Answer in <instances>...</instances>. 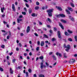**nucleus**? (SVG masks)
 <instances>
[{"label":"nucleus","instance_id":"13","mask_svg":"<svg viewBox=\"0 0 77 77\" xmlns=\"http://www.w3.org/2000/svg\"><path fill=\"white\" fill-rule=\"evenodd\" d=\"M23 20L21 19H17V23H20V21H21Z\"/></svg>","mask_w":77,"mask_h":77},{"label":"nucleus","instance_id":"11","mask_svg":"<svg viewBox=\"0 0 77 77\" xmlns=\"http://www.w3.org/2000/svg\"><path fill=\"white\" fill-rule=\"evenodd\" d=\"M66 12H67V14H71V13L70 12V11H69V10L66 9Z\"/></svg>","mask_w":77,"mask_h":77},{"label":"nucleus","instance_id":"3","mask_svg":"<svg viewBox=\"0 0 77 77\" xmlns=\"http://www.w3.org/2000/svg\"><path fill=\"white\" fill-rule=\"evenodd\" d=\"M75 62V60H74V59H70L69 61V63H74Z\"/></svg>","mask_w":77,"mask_h":77},{"label":"nucleus","instance_id":"26","mask_svg":"<svg viewBox=\"0 0 77 77\" xmlns=\"http://www.w3.org/2000/svg\"><path fill=\"white\" fill-rule=\"evenodd\" d=\"M68 32L69 33H72V31L69 30H68Z\"/></svg>","mask_w":77,"mask_h":77},{"label":"nucleus","instance_id":"47","mask_svg":"<svg viewBox=\"0 0 77 77\" xmlns=\"http://www.w3.org/2000/svg\"><path fill=\"white\" fill-rule=\"evenodd\" d=\"M22 14H23V15H26V12H22Z\"/></svg>","mask_w":77,"mask_h":77},{"label":"nucleus","instance_id":"42","mask_svg":"<svg viewBox=\"0 0 77 77\" xmlns=\"http://www.w3.org/2000/svg\"><path fill=\"white\" fill-rule=\"evenodd\" d=\"M54 30L55 32H56V31L57 30V28L56 27H54Z\"/></svg>","mask_w":77,"mask_h":77},{"label":"nucleus","instance_id":"63","mask_svg":"<svg viewBox=\"0 0 77 77\" xmlns=\"http://www.w3.org/2000/svg\"><path fill=\"white\" fill-rule=\"evenodd\" d=\"M47 27H48L49 28H50V26L49 25H47Z\"/></svg>","mask_w":77,"mask_h":77},{"label":"nucleus","instance_id":"4","mask_svg":"<svg viewBox=\"0 0 77 77\" xmlns=\"http://www.w3.org/2000/svg\"><path fill=\"white\" fill-rule=\"evenodd\" d=\"M59 25L60 26V27H61V29H63V30L64 29L62 23H60V22H59Z\"/></svg>","mask_w":77,"mask_h":77},{"label":"nucleus","instance_id":"17","mask_svg":"<svg viewBox=\"0 0 77 77\" xmlns=\"http://www.w3.org/2000/svg\"><path fill=\"white\" fill-rule=\"evenodd\" d=\"M28 11H29V14H31L32 13V11L31 8H29L28 10Z\"/></svg>","mask_w":77,"mask_h":77},{"label":"nucleus","instance_id":"44","mask_svg":"<svg viewBox=\"0 0 77 77\" xmlns=\"http://www.w3.org/2000/svg\"><path fill=\"white\" fill-rule=\"evenodd\" d=\"M23 16L20 15L19 17V18H23Z\"/></svg>","mask_w":77,"mask_h":77},{"label":"nucleus","instance_id":"60","mask_svg":"<svg viewBox=\"0 0 77 77\" xmlns=\"http://www.w3.org/2000/svg\"><path fill=\"white\" fill-rule=\"evenodd\" d=\"M18 69H21V66H18Z\"/></svg>","mask_w":77,"mask_h":77},{"label":"nucleus","instance_id":"31","mask_svg":"<svg viewBox=\"0 0 77 77\" xmlns=\"http://www.w3.org/2000/svg\"><path fill=\"white\" fill-rule=\"evenodd\" d=\"M44 36L45 37V38H48V36H47V35H45V34H44Z\"/></svg>","mask_w":77,"mask_h":77},{"label":"nucleus","instance_id":"55","mask_svg":"<svg viewBox=\"0 0 77 77\" xmlns=\"http://www.w3.org/2000/svg\"><path fill=\"white\" fill-rule=\"evenodd\" d=\"M33 77H37L36 74H34Z\"/></svg>","mask_w":77,"mask_h":77},{"label":"nucleus","instance_id":"25","mask_svg":"<svg viewBox=\"0 0 77 77\" xmlns=\"http://www.w3.org/2000/svg\"><path fill=\"white\" fill-rule=\"evenodd\" d=\"M39 7L38 6H36L35 7V10H38V9H39Z\"/></svg>","mask_w":77,"mask_h":77},{"label":"nucleus","instance_id":"35","mask_svg":"<svg viewBox=\"0 0 77 77\" xmlns=\"http://www.w3.org/2000/svg\"><path fill=\"white\" fill-rule=\"evenodd\" d=\"M26 76L27 77L28 76V74H29V72H26Z\"/></svg>","mask_w":77,"mask_h":77},{"label":"nucleus","instance_id":"51","mask_svg":"<svg viewBox=\"0 0 77 77\" xmlns=\"http://www.w3.org/2000/svg\"><path fill=\"white\" fill-rule=\"evenodd\" d=\"M58 35H60V32L59 31H58L57 32Z\"/></svg>","mask_w":77,"mask_h":77},{"label":"nucleus","instance_id":"39","mask_svg":"<svg viewBox=\"0 0 77 77\" xmlns=\"http://www.w3.org/2000/svg\"><path fill=\"white\" fill-rule=\"evenodd\" d=\"M55 40V38H52V39H51L52 41H53V42Z\"/></svg>","mask_w":77,"mask_h":77},{"label":"nucleus","instance_id":"40","mask_svg":"<svg viewBox=\"0 0 77 77\" xmlns=\"http://www.w3.org/2000/svg\"><path fill=\"white\" fill-rule=\"evenodd\" d=\"M39 49V47H37L36 48V50L37 51H38Z\"/></svg>","mask_w":77,"mask_h":77},{"label":"nucleus","instance_id":"53","mask_svg":"<svg viewBox=\"0 0 77 77\" xmlns=\"http://www.w3.org/2000/svg\"><path fill=\"white\" fill-rule=\"evenodd\" d=\"M23 1H24V2H26V3H28V2H29L27 1V0H23Z\"/></svg>","mask_w":77,"mask_h":77},{"label":"nucleus","instance_id":"36","mask_svg":"<svg viewBox=\"0 0 77 77\" xmlns=\"http://www.w3.org/2000/svg\"><path fill=\"white\" fill-rule=\"evenodd\" d=\"M38 23L40 25H42V23L40 22L39 21H38Z\"/></svg>","mask_w":77,"mask_h":77},{"label":"nucleus","instance_id":"46","mask_svg":"<svg viewBox=\"0 0 77 77\" xmlns=\"http://www.w3.org/2000/svg\"><path fill=\"white\" fill-rule=\"evenodd\" d=\"M65 34L66 36H68V33H67V32H65Z\"/></svg>","mask_w":77,"mask_h":77},{"label":"nucleus","instance_id":"64","mask_svg":"<svg viewBox=\"0 0 77 77\" xmlns=\"http://www.w3.org/2000/svg\"><path fill=\"white\" fill-rule=\"evenodd\" d=\"M67 62V61H66V60H65V61H64L63 62V63H66Z\"/></svg>","mask_w":77,"mask_h":77},{"label":"nucleus","instance_id":"6","mask_svg":"<svg viewBox=\"0 0 77 77\" xmlns=\"http://www.w3.org/2000/svg\"><path fill=\"white\" fill-rule=\"evenodd\" d=\"M2 32H4V34H3V36H5V35H7V33H8V32H6V31L5 30H2Z\"/></svg>","mask_w":77,"mask_h":77},{"label":"nucleus","instance_id":"5","mask_svg":"<svg viewBox=\"0 0 77 77\" xmlns=\"http://www.w3.org/2000/svg\"><path fill=\"white\" fill-rule=\"evenodd\" d=\"M12 8L14 11H15V5L14 4H12Z\"/></svg>","mask_w":77,"mask_h":77},{"label":"nucleus","instance_id":"10","mask_svg":"<svg viewBox=\"0 0 77 77\" xmlns=\"http://www.w3.org/2000/svg\"><path fill=\"white\" fill-rule=\"evenodd\" d=\"M60 21L63 23H66V21L64 20H60Z\"/></svg>","mask_w":77,"mask_h":77},{"label":"nucleus","instance_id":"27","mask_svg":"<svg viewBox=\"0 0 77 77\" xmlns=\"http://www.w3.org/2000/svg\"><path fill=\"white\" fill-rule=\"evenodd\" d=\"M68 41H70V42H71V41H72V39H71L70 38H69L68 39Z\"/></svg>","mask_w":77,"mask_h":77},{"label":"nucleus","instance_id":"62","mask_svg":"<svg viewBox=\"0 0 77 77\" xmlns=\"http://www.w3.org/2000/svg\"><path fill=\"white\" fill-rule=\"evenodd\" d=\"M37 44L38 45H39V44H40V42L39 41H38L37 42Z\"/></svg>","mask_w":77,"mask_h":77},{"label":"nucleus","instance_id":"9","mask_svg":"<svg viewBox=\"0 0 77 77\" xmlns=\"http://www.w3.org/2000/svg\"><path fill=\"white\" fill-rule=\"evenodd\" d=\"M68 9L69 11H71V12H72V11H73V9H72V8L70 7H68Z\"/></svg>","mask_w":77,"mask_h":77},{"label":"nucleus","instance_id":"56","mask_svg":"<svg viewBox=\"0 0 77 77\" xmlns=\"http://www.w3.org/2000/svg\"><path fill=\"white\" fill-rule=\"evenodd\" d=\"M69 19H70V20H71L72 18V17L71 16H69Z\"/></svg>","mask_w":77,"mask_h":77},{"label":"nucleus","instance_id":"58","mask_svg":"<svg viewBox=\"0 0 77 77\" xmlns=\"http://www.w3.org/2000/svg\"><path fill=\"white\" fill-rule=\"evenodd\" d=\"M7 39H9V35H8L7 37Z\"/></svg>","mask_w":77,"mask_h":77},{"label":"nucleus","instance_id":"23","mask_svg":"<svg viewBox=\"0 0 77 77\" xmlns=\"http://www.w3.org/2000/svg\"><path fill=\"white\" fill-rule=\"evenodd\" d=\"M72 7L73 8H74V4L72 2L70 3Z\"/></svg>","mask_w":77,"mask_h":77},{"label":"nucleus","instance_id":"61","mask_svg":"<svg viewBox=\"0 0 77 77\" xmlns=\"http://www.w3.org/2000/svg\"><path fill=\"white\" fill-rule=\"evenodd\" d=\"M43 30H45V31H47V29H46V28H44Z\"/></svg>","mask_w":77,"mask_h":77},{"label":"nucleus","instance_id":"18","mask_svg":"<svg viewBox=\"0 0 77 77\" xmlns=\"http://www.w3.org/2000/svg\"><path fill=\"white\" fill-rule=\"evenodd\" d=\"M63 56L64 58H67V56H66V54L65 53H64Z\"/></svg>","mask_w":77,"mask_h":77},{"label":"nucleus","instance_id":"14","mask_svg":"<svg viewBox=\"0 0 77 77\" xmlns=\"http://www.w3.org/2000/svg\"><path fill=\"white\" fill-rule=\"evenodd\" d=\"M31 16L32 17H36L37 16V14H35V13H32V14H31Z\"/></svg>","mask_w":77,"mask_h":77},{"label":"nucleus","instance_id":"19","mask_svg":"<svg viewBox=\"0 0 77 77\" xmlns=\"http://www.w3.org/2000/svg\"><path fill=\"white\" fill-rule=\"evenodd\" d=\"M66 48H67V49H68V50H69V48H70V45H67V46H66Z\"/></svg>","mask_w":77,"mask_h":77},{"label":"nucleus","instance_id":"7","mask_svg":"<svg viewBox=\"0 0 77 77\" xmlns=\"http://www.w3.org/2000/svg\"><path fill=\"white\" fill-rule=\"evenodd\" d=\"M56 54L57 56H58V55L60 57H62V55L61 54L59 53L58 52L56 53Z\"/></svg>","mask_w":77,"mask_h":77},{"label":"nucleus","instance_id":"16","mask_svg":"<svg viewBox=\"0 0 77 77\" xmlns=\"http://www.w3.org/2000/svg\"><path fill=\"white\" fill-rule=\"evenodd\" d=\"M10 73L11 74H13V72H14V71H13V70L11 68L10 69Z\"/></svg>","mask_w":77,"mask_h":77},{"label":"nucleus","instance_id":"52","mask_svg":"<svg viewBox=\"0 0 77 77\" xmlns=\"http://www.w3.org/2000/svg\"><path fill=\"white\" fill-rule=\"evenodd\" d=\"M23 35H24V34H23V33H21L20 36H23Z\"/></svg>","mask_w":77,"mask_h":77},{"label":"nucleus","instance_id":"28","mask_svg":"<svg viewBox=\"0 0 77 77\" xmlns=\"http://www.w3.org/2000/svg\"><path fill=\"white\" fill-rule=\"evenodd\" d=\"M48 20L49 21V23H51V20H50V18H48Z\"/></svg>","mask_w":77,"mask_h":77},{"label":"nucleus","instance_id":"1","mask_svg":"<svg viewBox=\"0 0 77 77\" xmlns=\"http://www.w3.org/2000/svg\"><path fill=\"white\" fill-rule=\"evenodd\" d=\"M53 11V9H50L46 11L48 13V14L49 17L52 16V12Z\"/></svg>","mask_w":77,"mask_h":77},{"label":"nucleus","instance_id":"48","mask_svg":"<svg viewBox=\"0 0 77 77\" xmlns=\"http://www.w3.org/2000/svg\"><path fill=\"white\" fill-rule=\"evenodd\" d=\"M26 7H28V8H29V5H28V4H26Z\"/></svg>","mask_w":77,"mask_h":77},{"label":"nucleus","instance_id":"20","mask_svg":"<svg viewBox=\"0 0 77 77\" xmlns=\"http://www.w3.org/2000/svg\"><path fill=\"white\" fill-rule=\"evenodd\" d=\"M1 12H2V13H3L4 12L3 11L5 10V8L4 7H3L2 8H1Z\"/></svg>","mask_w":77,"mask_h":77},{"label":"nucleus","instance_id":"33","mask_svg":"<svg viewBox=\"0 0 77 77\" xmlns=\"http://www.w3.org/2000/svg\"><path fill=\"white\" fill-rule=\"evenodd\" d=\"M58 36L59 38H60V39H61V36L60 35V34L58 35Z\"/></svg>","mask_w":77,"mask_h":77},{"label":"nucleus","instance_id":"57","mask_svg":"<svg viewBox=\"0 0 77 77\" xmlns=\"http://www.w3.org/2000/svg\"><path fill=\"white\" fill-rule=\"evenodd\" d=\"M52 54H53L52 52H50L49 53V55H51Z\"/></svg>","mask_w":77,"mask_h":77},{"label":"nucleus","instance_id":"21","mask_svg":"<svg viewBox=\"0 0 77 77\" xmlns=\"http://www.w3.org/2000/svg\"><path fill=\"white\" fill-rule=\"evenodd\" d=\"M52 57H53V59L54 60H56V57H55V56H54V55H53L52 56Z\"/></svg>","mask_w":77,"mask_h":77},{"label":"nucleus","instance_id":"29","mask_svg":"<svg viewBox=\"0 0 77 77\" xmlns=\"http://www.w3.org/2000/svg\"><path fill=\"white\" fill-rule=\"evenodd\" d=\"M1 47L2 48H5V45H1Z\"/></svg>","mask_w":77,"mask_h":77},{"label":"nucleus","instance_id":"38","mask_svg":"<svg viewBox=\"0 0 77 77\" xmlns=\"http://www.w3.org/2000/svg\"><path fill=\"white\" fill-rule=\"evenodd\" d=\"M75 39L76 41H77V36H76L75 37Z\"/></svg>","mask_w":77,"mask_h":77},{"label":"nucleus","instance_id":"54","mask_svg":"<svg viewBox=\"0 0 77 77\" xmlns=\"http://www.w3.org/2000/svg\"><path fill=\"white\" fill-rule=\"evenodd\" d=\"M13 54V53L11 52V53H9V55H10V56H12V55Z\"/></svg>","mask_w":77,"mask_h":77},{"label":"nucleus","instance_id":"15","mask_svg":"<svg viewBox=\"0 0 77 77\" xmlns=\"http://www.w3.org/2000/svg\"><path fill=\"white\" fill-rule=\"evenodd\" d=\"M44 42H42L41 44V46L42 47V46H44Z\"/></svg>","mask_w":77,"mask_h":77},{"label":"nucleus","instance_id":"8","mask_svg":"<svg viewBox=\"0 0 77 77\" xmlns=\"http://www.w3.org/2000/svg\"><path fill=\"white\" fill-rule=\"evenodd\" d=\"M30 31V27L28 26L27 27V33H29Z\"/></svg>","mask_w":77,"mask_h":77},{"label":"nucleus","instance_id":"30","mask_svg":"<svg viewBox=\"0 0 77 77\" xmlns=\"http://www.w3.org/2000/svg\"><path fill=\"white\" fill-rule=\"evenodd\" d=\"M28 72H29V73H31L32 72V70L30 69H28Z\"/></svg>","mask_w":77,"mask_h":77},{"label":"nucleus","instance_id":"2","mask_svg":"<svg viewBox=\"0 0 77 77\" xmlns=\"http://www.w3.org/2000/svg\"><path fill=\"white\" fill-rule=\"evenodd\" d=\"M41 65H40V68L41 69H43V68H45L46 67V66L45 65H43V63H40Z\"/></svg>","mask_w":77,"mask_h":77},{"label":"nucleus","instance_id":"37","mask_svg":"<svg viewBox=\"0 0 77 77\" xmlns=\"http://www.w3.org/2000/svg\"><path fill=\"white\" fill-rule=\"evenodd\" d=\"M70 20L72 21H74V18H73V17H72L71 19Z\"/></svg>","mask_w":77,"mask_h":77},{"label":"nucleus","instance_id":"24","mask_svg":"<svg viewBox=\"0 0 77 77\" xmlns=\"http://www.w3.org/2000/svg\"><path fill=\"white\" fill-rule=\"evenodd\" d=\"M60 17H65V16L63 14H60Z\"/></svg>","mask_w":77,"mask_h":77},{"label":"nucleus","instance_id":"49","mask_svg":"<svg viewBox=\"0 0 77 77\" xmlns=\"http://www.w3.org/2000/svg\"><path fill=\"white\" fill-rule=\"evenodd\" d=\"M16 50L17 51H19L20 50L19 48H16Z\"/></svg>","mask_w":77,"mask_h":77},{"label":"nucleus","instance_id":"43","mask_svg":"<svg viewBox=\"0 0 77 77\" xmlns=\"http://www.w3.org/2000/svg\"><path fill=\"white\" fill-rule=\"evenodd\" d=\"M60 14L57 15V18H60Z\"/></svg>","mask_w":77,"mask_h":77},{"label":"nucleus","instance_id":"22","mask_svg":"<svg viewBox=\"0 0 77 77\" xmlns=\"http://www.w3.org/2000/svg\"><path fill=\"white\" fill-rule=\"evenodd\" d=\"M39 59H40L41 60H42V59H44V57L42 56L39 57Z\"/></svg>","mask_w":77,"mask_h":77},{"label":"nucleus","instance_id":"12","mask_svg":"<svg viewBox=\"0 0 77 77\" xmlns=\"http://www.w3.org/2000/svg\"><path fill=\"white\" fill-rule=\"evenodd\" d=\"M56 8L59 11H62V8H61L60 7H56Z\"/></svg>","mask_w":77,"mask_h":77},{"label":"nucleus","instance_id":"45","mask_svg":"<svg viewBox=\"0 0 77 77\" xmlns=\"http://www.w3.org/2000/svg\"><path fill=\"white\" fill-rule=\"evenodd\" d=\"M36 5H39V3L38 2H36Z\"/></svg>","mask_w":77,"mask_h":77},{"label":"nucleus","instance_id":"32","mask_svg":"<svg viewBox=\"0 0 77 77\" xmlns=\"http://www.w3.org/2000/svg\"><path fill=\"white\" fill-rule=\"evenodd\" d=\"M39 77H45L44 76V75H39Z\"/></svg>","mask_w":77,"mask_h":77},{"label":"nucleus","instance_id":"34","mask_svg":"<svg viewBox=\"0 0 77 77\" xmlns=\"http://www.w3.org/2000/svg\"><path fill=\"white\" fill-rule=\"evenodd\" d=\"M0 71L2 72L3 71V69L1 67H0Z\"/></svg>","mask_w":77,"mask_h":77},{"label":"nucleus","instance_id":"50","mask_svg":"<svg viewBox=\"0 0 77 77\" xmlns=\"http://www.w3.org/2000/svg\"><path fill=\"white\" fill-rule=\"evenodd\" d=\"M35 35V36H38V34L36 33H34Z\"/></svg>","mask_w":77,"mask_h":77},{"label":"nucleus","instance_id":"59","mask_svg":"<svg viewBox=\"0 0 77 77\" xmlns=\"http://www.w3.org/2000/svg\"><path fill=\"white\" fill-rule=\"evenodd\" d=\"M46 65L47 66H48L49 64H48V63H47V62L46 63Z\"/></svg>","mask_w":77,"mask_h":77},{"label":"nucleus","instance_id":"41","mask_svg":"<svg viewBox=\"0 0 77 77\" xmlns=\"http://www.w3.org/2000/svg\"><path fill=\"white\" fill-rule=\"evenodd\" d=\"M16 60L15 59H14L12 60V62L13 63H15V60Z\"/></svg>","mask_w":77,"mask_h":77}]
</instances>
